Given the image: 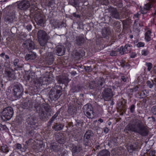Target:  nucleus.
Listing matches in <instances>:
<instances>
[{"label": "nucleus", "instance_id": "obj_1", "mask_svg": "<svg viewBox=\"0 0 156 156\" xmlns=\"http://www.w3.org/2000/svg\"><path fill=\"white\" fill-rule=\"evenodd\" d=\"M128 131L138 133L141 136H146L148 133V130L142 122L137 119H132L126 126L125 131Z\"/></svg>", "mask_w": 156, "mask_h": 156}, {"label": "nucleus", "instance_id": "obj_2", "mask_svg": "<svg viewBox=\"0 0 156 156\" xmlns=\"http://www.w3.org/2000/svg\"><path fill=\"white\" fill-rule=\"evenodd\" d=\"M40 2V0H30L29 1L23 0L18 2V8L21 10H26L30 7L31 12L34 13L38 10L37 5Z\"/></svg>", "mask_w": 156, "mask_h": 156}, {"label": "nucleus", "instance_id": "obj_3", "mask_svg": "<svg viewBox=\"0 0 156 156\" xmlns=\"http://www.w3.org/2000/svg\"><path fill=\"white\" fill-rule=\"evenodd\" d=\"M50 110L48 107L45 106L42 104L36 108V110L38 113L40 118L42 120H44L50 116Z\"/></svg>", "mask_w": 156, "mask_h": 156}, {"label": "nucleus", "instance_id": "obj_4", "mask_svg": "<svg viewBox=\"0 0 156 156\" xmlns=\"http://www.w3.org/2000/svg\"><path fill=\"white\" fill-rule=\"evenodd\" d=\"M37 35L39 44L41 46L45 47L50 38V37L45 31L42 30L38 31Z\"/></svg>", "mask_w": 156, "mask_h": 156}, {"label": "nucleus", "instance_id": "obj_5", "mask_svg": "<svg viewBox=\"0 0 156 156\" xmlns=\"http://www.w3.org/2000/svg\"><path fill=\"white\" fill-rule=\"evenodd\" d=\"M62 89L61 86H57L51 89L49 93V97L51 100L52 101L58 100L62 94Z\"/></svg>", "mask_w": 156, "mask_h": 156}, {"label": "nucleus", "instance_id": "obj_6", "mask_svg": "<svg viewBox=\"0 0 156 156\" xmlns=\"http://www.w3.org/2000/svg\"><path fill=\"white\" fill-rule=\"evenodd\" d=\"M14 112L13 108L10 107L5 108L2 112V118L5 119L9 120L12 116Z\"/></svg>", "mask_w": 156, "mask_h": 156}, {"label": "nucleus", "instance_id": "obj_7", "mask_svg": "<svg viewBox=\"0 0 156 156\" xmlns=\"http://www.w3.org/2000/svg\"><path fill=\"white\" fill-rule=\"evenodd\" d=\"M83 110L85 115L89 118H93L94 116L93 108L91 105L87 104L83 107Z\"/></svg>", "mask_w": 156, "mask_h": 156}, {"label": "nucleus", "instance_id": "obj_8", "mask_svg": "<svg viewBox=\"0 0 156 156\" xmlns=\"http://www.w3.org/2000/svg\"><path fill=\"white\" fill-rule=\"evenodd\" d=\"M28 124L27 126L31 127L32 128H36L37 126V118L34 115H30L26 119Z\"/></svg>", "mask_w": 156, "mask_h": 156}, {"label": "nucleus", "instance_id": "obj_9", "mask_svg": "<svg viewBox=\"0 0 156 156\" xmlns=\"http://www.w3.org/2000/svg\"><path fill=\"white\" fill-rule=\"evenodd\" d=\"M16 12L13 9L11 10L4 17V20L6 23H9L15 21L16 19Z\"/></svg>", "mask_w": 156, "mask_h": 156}, {"label": "nucleus", "instance_id": "obj_10", "mask_svg": "<svg viewBox=\"0 0 156 156\" xmlns=\"http://www.w3.org/2000/svg\"><path fill=\"white\" fill-rule=\"evenodd\" d=\"M148 2L145 4L141 9V13L143 14H146L147 11L151 8L153 5L156 2V0H147Z\"/></svg>", "mask_w": 156, "mask_h": 156}, {"label": "nucleus", "instance_id": "obj_11", "mask_svg": "<svg viewBox=\"0 0 156 156\" xmlns=\"http://www.w3.org/2000/svg\"><path fill=\"white\" fill-rule=\"evenodd\" d=\"M103 98L105 101L110 100L113 95L112 90L109 88H105L102 93Z\"/></svg>", "mask_w": 156, "mask_h": 156}, {"label": "nucleus", "instance_id": "obj_12", "mask_svg": "<svg viewBox=\"0 0 156 156\" xmlns=\"http://www.w3.org/2000/svg\"><path fill=\"white\" fill-rule=\"evenodd\" d=\"M132 47V46L129 44H126L124 47L121 46L119 51V53L122 55L130 52L131 50Z\"/></svg>", "mask_w": 156, "mask_h": 156}, {"label": "nucleus", "instance_id": "obj_13", "mask_svg": "<svg viewBox=\"0 0 156 156\" xmlns=\"http://www.w3.org/2000/svg\"><path fill=\"white\" fill-rule=\"evenodd\" d=\"M5 75L9 80L16 79L14 72L11 69L5 68Z\"/></svg>", "mask_w": 156, "mask_h": 156}, {"label": "nucleus", "instance_id": "obj_14", "mask_svg": "<svg viewBox=\"0 0 156 156\" xmlns=\"http://www.w3.org/2000/svg\"><path fill=\"white\" fill-rule=\"evenodd\" d=\"M23 46L24 48L28 49L29 50L35 48L34 43L30 39H28L24 41Z\"/></svg>", "mask_w": 156, "mask_h": 156}, {"label": "nucleus", "instance_id": "obj_15", "mask_svg": "<svg viewBox=\"0 0 156 156\" xmlns=\"http://www.w3.org/2000/svg\"><path fill=\"white\" fill-rule=\"evenodd\" d=\"M92 132L90 130H88L85 133L83 138V144L85 145H88L89 140L91 136H93Z\"/></svg>", "mask_w": 156, "mask_h": 156}, {"label": "nucleus", "instance_id": "obj_16", "mask_svg": "<svg viewBox=\"0 0 156 156\" xmlns=\"http://www.w3.org/2000/svg\"><path fill=\"white\" fill-rule=\"evenodd\" d=\"M56 54L58 56H61L64 55L65 53L66 49L64 46L62 45H58L56 48Z\"/></svg>", "mask_w": 156, "mask_h": 156}, {"label": "nucleus", "instance_id": "obj_17", "mask_svg": "<svg viewBox=\"0 0 156 156\" xmlns=\"http://www.w3.org/2000/svg\"><path fill=\"white\" fill-rule=\"evenodd\" d=\"M85 41V39L83 34L76 37L75 43L78 46H81Z\"/></svg>", "mask_w": 156, "mask_h": 156}, {"label": "nucleus", "instance_id": "obj_18", "mask_svg": "<svg viewBox=\"0 0 156 156\" xmlns=\"http://www.w3.org/2000/svg\"><path fill=\"white\" fill-rule=\"evenodd\" d=\"M44 60L49 65L51 64L54 61V57L52 53L51 52H48L46 53Z\"/></svg>", "mask_w": 156, "mask_h": 156}, {"label": "nucleus", "instance_id": "obj_19", "mask_svg": "<svg viewBox=\"0 0 156 156\" xmlns=\"http://www.w3.org/2000/svg\"><path fill=\"white\" fill-rule=\"evenodd\" d=\"M13 91L15 95H19L23 91L22 87L20 84H16L14 86Z\"/></svg>", "mask_w": 156, "mask_h": 156}, {"label": "nucleus", "instance_id": "obj_20", "mask_svg": "<svg viewBox=\"0 0 156 156\" xmlns=\"http://www.w3.org/2000/svg\"><path fill=\"white\" fill-rule=\"evenodd\" d=\"M58 82L59 84H64L66 86L69 82L68 78L65 76H61L57 78Z\"/></svg>", "mask_w": 156, "mask_h": 156}, {"label": "nucleus", "instance_id": "obj_21", "mask_svg": "<svg viewBox=\"0 0 156 156\" xmlns=\"http://www.w3.org/2000/svg\"><path fill=\"white\" fill-rule=\"evenodd\" d=\"M64 125L60 122L56 123L54 124L52 127L53 129L55 131H60L63 129Z\"/></svg>", "mask_w": 156, "mask_h": 156}, {"label": "nucleus", "instance_id": "obj_22", "mask_svg": "<svg viewBox=\"0 0 156 156\" xmlns=\"http://www.w3.org/2000/svg\"><path fill=\"white\" fill-rule=\"evenodd\" d=\"M112 17L116 19H120V14L116 8H113L111 10Z\"/></svg>", "mask_w": 156, "mask_h": 156}, {"label": "nucleus", "instance_id": "obj_23", "mask_svg": "<svg viewBox=\"0 0 156 156\" xmlns=\"http://www.w3.org/2000/svg\"><path fill=\"white\" fill-rule=\"evenodd\" d=\"M36 57V53L33 52H30L26 54L25 56V59L26 60H34Z\"/></svg>", "mask_w": 156, "mask_h": 156}, {"label": "nucleus", "instance_id": "obj_24", "mask_svg": "<svg viewBox=\"0 0 156 156\" xmlns=\"http://www.w3.org/2000/svg\"><path fill=\"white\" fill-rule=\"evenodd\" d=\"M22 107L24 109L31 110V108L33 107V104L30 101H28L23 103Z\"/></svg>", "mask_w": 156, "mask_h": 156}, {"label": "nucleus", "instance_id": "obj_25", "mask_svg": "<svg viewBox=\"0 0 156 156\" xmlns=\"http://www.w3.org/2000/svg\"><path fill=\"white\" fill-rule=\"evenodd\" d=\"M105 83L104 79L103 78L99 77L98 80L96 84L98 88V89L101 88L102 87V85Z\"/></svg>", "mask_w": 156, "mask_h": 156}, {"label": "nucleus", "instance_id": "obj_26", "mask_svg": "<svg viewBox=\"0 0 156 156\" xmlns=\"http://www.w3.org/2000/svg\"><path fill=\"white\" fill-rule=\"evenodd\" d=\"M56 138L57 141L60 144H63L65 142V136L62 134H60Z\"/></svg>", "mask_w": 156, "mask_h": 156}, {"label": "nucleus", "instance_id": "obj_27", "mask_svg": "<svg viewBox=\"0 0 156 156\" xmlns=\"http://www.w3.org/2000/svg\"><path fill=\"white\" fill-rule=\"evenodd\" d=\"M110 29L108 27H104L102 30V34L103 36L104 37L110 34Z\"/></svg>", "mask_w": 156, "mask_h": 156}, {"label": "nucleus", "instance_id": "obj_28", "mask_svg": "<svg viewBox=\"0 0 156 156\" xmlns=\"http://www.w3.org/2000/svg\"><path fill=\"white\" fill-rule=\"evenodd\" d=\"M68 111L70 115H76L77 112L76 108L74 106H70L69 107Z\"/></svg>", "mask_w": 156, "mask_h": 156}, {"label": "nucleus", "instance_id": "obj_29", "mask_svg": "<svg viewBox=\"0 0 156 156\" xmlns=\"http://www.w3.org/2000/svg\"><path fill=\"white\" fill-rule=\"evenodd\" d=\"M110 153L107 150H103L100 151L97 156H110Z\"/></svg>", "mask_w": 156, "mask_h": 156}, {"label": "nucleus", "instance_id": "obj_30", "mask_svg": "<svg viewBox=\"0 0 156 156\" xmlns=\"http://www.w3.org/2000/svg\"><path fill=\"white\" fill-rule=\"evenodd\" d=\"M151 33L150 30H148L145 34V39L147 42H148L151 40Z\"/></svg>", "mask_w": 156, "mask_h": 156}, {"label": "nucleus", "instance_id": "obj_31", "mask_svg": "<svg viewBox=\"0 0 156 156\" xmlns=\"http://www.w3.org/2000/svg\"><path fill=\"white\" fill-rule=\"evenodd\" d=\"M50 23L51 24L52 27H54V29L59 27L60 25L59 22L54 20H51Z\"/></svg>", "mask_w": 156, "mask_h": 156}, {"label": "nucleus", "instance_id": "obj_32", "mask_svg": "<svg viewBox=\"0 0 156 156\" xmlns=\"http://www.w3.org/2000/svg\"><path fill=\"white\" fill-rule=\"evenodd\" d=\"M36 128H32L31 127L27 126V133L31 136H32L34 133V130Z\"/></svg>", "mask_w": 156, "mask_h": 156}, {"label": "nucleus", "instance_id": "obj_33", "mask_svg": "<svg viewBox=\"0 0 156 156\" xmlns=\"http://www.w3.org/2000/svg\"><path fill=\"white\" fill-rule=\"evenodd\" d=\"M82 150L81 147L79 146H73L72 151L73 152L78 153Z\"/></svg>", "mask_w": 156, "mask_h": 156}, {"label": "nucleus", "instance_id": "obj_34", "mask_svg": "<svg viewBox=\"0 0 156 156\" xmlns=\"http://www.w3.org/2000/svg\"><path fill=\"white\" fill-rule=\"evenodd\" d=\"M37 23L38 25L42 27L44 26V24L45 23V20L42 17H41L39 19H37Z\"/></svg>", "mask_w": 156, "mask_h": 156}, {"label": "nucleus", "instance_id": "obj_35", "mask_svg": "<svg viewBox=\"0 0 156 156\" xmlns=\"http://www.w3.org/2000/svg\"><path fill=\"white\" fill-rule=\"evenodd\" d=\"M112 25L114 27V28H116L118 29H119L121 27V24L120 22L118 21H114L112 24Z\"/></svg>", "mask_w": 156, "mask_h": 156}, {"label": "nucleus", "instance_id": "obj_36", "mask_svg": "<svg viewBox=\"0 0 156 156\" xmlns=\"http://www.w3.org/2000/svg\"><path fill=\"white\" fill-rule=\"evenodd\" d=\"M89 87L91 89H98L96 83H95L94 81H91L90 82L89 84Z\"/></svg>", "mask_w": 156, "mask_h": 156}, {"label": "nucleus", "instance_id": "obj_37", "mask_svg": "<svg viewBox=\"0 0 156 156\" xmlns=\"http://www.w3.org/2000/svg\"><path fill=\"white\" fill-rule=\"evenodd\" d=\"M2 151L4 153H7L9 152V150L6 145H3L1 147Z\"/></svg>", "mask_w": 156, "mask_h": 156}, {"label": "nucleus", "instance_id": "obj_38", "mask_svg": "<svg viewBox=\"0 0 156 156\" xmlns=\"http://www.w3.org/2000/svg\"><path fill=\"white\" fill-rule=\"evenodd\" d=\"M45 77V76L40 77V78L38 79V82H39V83L41 85L46 84V80L44 79Z\"/></svg>", "mask_w": 156, "mask_h": 156}, {"label": "nucleus", "instance_id": "obj_39", "mask_svg": "<svg viewBox=\"0 0 156 156\" xmlns=\"http://www.w3.org/2000/svg\"><path fill=\"white\" fill-rule=\"evenodd\" d=\"M137 145L134 143L131 144L129 146L127 147V149L128 150H134L137 148Z\"/></svg>", "mask_w": 156, "mask_h": 156}, {"label": "nucleus", "instance_id": "obj_40", "mask_svg": "<svg viewBox=\"0 0 156 156\" xmlns=\"http://www.w3.org/2000/svg\"><path fill=\"white\" fill-rule=\"evenodd\" d=\"M119 50L117 49L115 51H112L110 53V55L112 56H115L117 55L118 52H119Z\"/></svg>", "mask_w": 156, "mask_h": 156}, {"label": "nucleus", "instance_id": "obj_41", "mask_svg": "<svg viewBox=\"0 0 156 156\" xmlns=\"http://www.w3.org/2000/svg\"><path fill=\"white\" fill-rule=\"evenodd\" d=\"M82 89V87L79 85H77L73 88V89L74 92H78Z\"/></svg>", "mask_w": 156, "mask_h": 156}, {"label": "nucleus", "instance_id": "obj_42", "mask_svg": "<svg viewBox=\"0 0 156 156\" xmlns=\"http://www.w3.org/2000/svg\"><path fill=\"white\" fill-rule=\"evenodd\" d=\"M44 79L45 80H46V84H47L51 83V82L53 80L52 78L49 77L48 76H45Z\"/></svg>", "mask_w": 156, "mask_h": 156}, {"label": "nucleus", "instance_id": "obj_43", "mask_svg": "<svg viewBox=\"0 0 156 156\" xmlns=\"http://www.w3.org/2000/svg\"><path fill=\"white\" fill-rule=\"evenodd\" d=\"M126 62L125 60L123 59H122L118 62V64L121 67L124 68L125 67V64H126Z\"/></svg>", "mask_w": 156, "mask_h": 156}, {"label": "nucleus", "instance_id": "obj_44", "mask_svg": "<svg viewBox=\"0 0 156 156\" xmlns=\"http://www.w3.org/2000/svg\"><path fill=\"white\" fill-rule=\"evenodd\" d=\"M19 60L18 59H15L13 61V64L14 66L16 68L20 67V66L19 64Z\"/></svg>", "mask_w": 156, "mask_h": 156}, {"label": "nucleus", "instance_id": "obj_45", "mask_svg": "<svg viewBox=\"0 0 156 156\" xmlns=\"http://www.w3.org/2000/svg\"><path fill=\"white\" fill-rule=\"evenodd\" d=\"M131 113H133L135 112V106L133 104L131 105L129 108Z\"/></svg>", "mask_w": 156, "mask_h": 156}, {"label": "nucleus", "instance_id": "obj_46", "mask_svg": "<svg viewBox=\"0 0 156 156\" xmlns=\"http://www.w3.org/2000/svg\"><path fill=\"white\" fill-rule=\"evenodd\" d=\"M47 5L50 7H51L52 9H54L55 8V4L53 2L49 1L48 4Z\"/></svg>", "mask_w": 156, "mask_h": 156}, {"label": "nucleus", "instance_id": "obj_47", "mask_svg": "<svg viewBox=\"0 0 156 156\" xmlns=\"http://www.w3.org/2000/svg\"><path fill=\"white\" fill-rule=\"evenodd\" d=\"M51 149H53L54 151L57 152L59 151V148L56 145H53L51 146Z\"/></svg>", "mask_w": 156, "mask_h": 156}, {"label": "nucleus", "instance_id": "obj_48", "mask_svg": "<svg viewBox=\"0 0 156 156\" xmlns=\"http://www.w3.org/2000/svg\"><path fill=\"white\" fill-rule=\"evenodd\" d=\"M122 22V25H123V29H126L128 27V24L127 21L126 20H123L122 21H121Z\"/></svg>", "mask_w": 156, "mask_h": 156}, {"label": "nucleus", "instance_id": "obj_49", "mask_svg": "<svg viewBox=\"0 0 156 156\" xmlns=\"http://www.w3.org/2000/svg\"><path fill=\"white\" fill-rule=\"evenodd\" d=\"M139 22L140 21H139L138 19H136L135 20L134 23V27H136V28H138V25Z\"/></svg>", "mask_w": 156, "mask_h": 156}, {"label": "nucleus", "instance_id": "obj_50", "mask_svg": "<svg viewBox=\"0 0 156 156\" xmlns=\"http://www.w3.org/2000/svg\"><path fill=\"white\" fill-rule=\"evenodd\" d=\"M147 86L149 88H151L153 87V84L150 81L148 80L146 83Z\"/></svg>", "mask_w": 156, "mask_h": 156}, {"label": "nucleus", "instance_id": "obj_51", "mask_svg": "<svg viewBox=\"0 0 156 156\" xmlns=\"http://www.w3.org/2000/svg\"><path fill=\"white\" fill-rule=\"evenodd\" d=\"M146 66L148 67L147 70L150 71L152 68V64L151 63H146Z\"/></svg>", "mask_w": 156, "mask_h": 156}, {"label": "nucleus", "instance_id": "obj_52", "mask_svg": "<svg viewBox=\"0 0 156 156\" xmlns=\"http://www.w3.org/2000/svg\"><path fill=\"white\" fill-rule=\"evenodd\" d=\"M155 151L153 150H151L149 152V156H155Z\"/></svg>", "mask_w": 156, "mask_h": 156}, {"label": "nucleus", "instance_id": "obj_53", "mask_svg": "<svg viewBox=\"0 0 156 156\" xmlns=\"http://www.w3.org/2000/svg\"><path fill=\"white\" fill-rule=\"evenodd\" d=\"M149 53V51L146 50H144L142 51L141 54L142 55L146 56Z\"/></svg>", "mask_w": 156, "mask_h": 156}, {"label": "nucleus", "instance_id": "obj_54", "mask_svg": "<svg viewBox=\"0 0 156 156\" xmlns=\"http://www.w3.org/2000/svg\"><path fill=\"white\" fill-rule=\"evenodd\" d=\"M152 113L155 115H156V105L153 107L151 109Z\"/></svg>", "mask_w": 156, "mask_h": 156}, {"label": "nucleus", "instance_id": "obj_55", "mask_svg": "<svg viewBox=\"0 0 156 156\" xmlns=\"http://www.w3.org/2000/svg\"><path fill=\"white\" fill-rule=\"evenodd\" d=\"M144 43L142 42H139L136 44V46L138 47H144Z\"/></svg>", "mask_w": 156, "mask_h": 156}, {"label": "nucleus", "instance_id": "obj_56", "mask_svg": "<svg viewBox=\"0 0 156 156\" xmlns=\"http://www.w3.org/2000/svg\"><path fill=\"white\" fill-rule=\"evenodd\" d=\"M69 2L70 4L73 6H75L77 5V3L76 2L75 0H71Z\"/></svg>", "mask_w": 156, "mask_h": 156}, {"label": "nucleus", "instance_id": "obj_57", "mask_svg": "<svg viewBox=\"0 0 156 156\" xmlns=\"http://www.w3.org/2000/svg\"><path fill=\"white\" fill-rule=\"evenodd\" d=\"M84 69L87 72H90L92 70L90 66H85L84 67Z\"/></svg>", "mask_w": 156, "mask_h": 156}, {"label": "nucleus", "instance_id": "obj_58", "mask_svg": "<svg viewBox=\"0 0 156 156\" xmlns=\"http://www.w3.org/2000/svg\"><path fill=\"white\" fill-rule=\"evenodd\" d=\"M55 119V118L53 116L49 120L48 123L49 125H51Z\"/></svg>", "mask_w": 156, "mask_h": 156}, {"label": "nucleus", "instance_id": "obj_59", "mask_svg": "<svg viewBox=\"0 0 156 156\" xmlns=\"http://www.w3.org/2000/svg\"><path fill=\"white\" fill-rule=\"evenodd\" d=\"M7 127L5 125H1L0 126V130H5Z\"/></svg>", "mask_w": 156, "mask_h": 156}, {"label": "nucleus", "instance_id": "obj_60", "mask_svg": "<svg viewBox=\"0 0 156 156\" xmlns=\"http://www.w3.org/2000/svg\"><path fill=\"white\" fill-rule=\"evenodd\" d=\"M15 145L16 148L20 150L22 148V146L20 144L17 143Z\"/></svg>", "mask_w": 156, "mask_h": 156}, {"label": "nucleus", "instance_id": "obj_61", "mask_svg": "<svg viewBox=\"0 0 156 156\" xmlns=\"http://www.w3.org/2000/svg\"><path fill=\"white\" fill-rule=\"evenodd\" d=\"M73 16L74 17L77 18H80V15L79 14H77L76 13L74 12L73 14Z\"/></svg>", "mask_w": 156, "mask_h": 156}, {"label": "nucleus", "instance_id": "obj_62", "mask_svg": "<svg viewBox=\"0 0 156 156\" xmlns=\"http://www.w3.org/2000/svg\"><path fill=\"white\" fill-rule=\"evenodd\" d=\"M103 131L105 133H107L108 132L109 129L107 127H105L104 128Z\"/></svg>", "mask_w": 156, "mask_h": 156}, {"label": "nucleus", "instance_id": "obj_63", "mask_svg": "<svg viewBox=\"0 0 156 156\" xmlns=\"http://www.w3.org/2000/svg\"><path fill=\"white\" fill-rule=\"evenodd\" d=\"M121 80L124 82H126L127 80V78L124 76H121Z\"/></svg>", "mask_w": 156, "mask_h": 156}, {"label": "nucleus", "instance_id": "obj_64", "mask_svg": "<svg viewBox=\"0 0 156 156\" xmlns=\"http://www.w3.org/2000/svg\"><path fill=\"white\" fill-rule=\"evenodd\" d=\"M138 87L136 86V87L134 88H133L132 89H131L130 90L132 91V92H133V91H136L138 90Z\"/></svg>", "mask_w": 156, "mask_h": 156}]
</instances>
